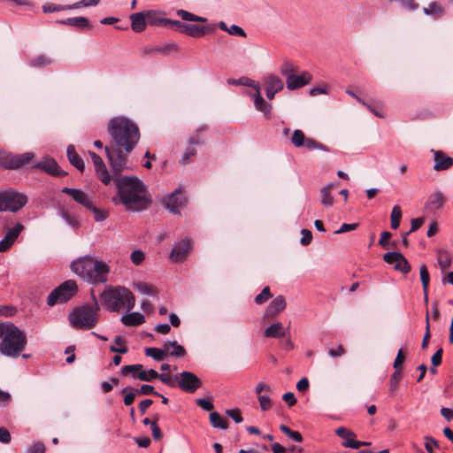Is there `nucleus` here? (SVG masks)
I'll return each mask as SVG.
<instances>
[{
	"label": "nucleus",
	"mask_w": 453,
	"mask_h": 453,
	"mask_svg": "<svg viewBox=\"0 0 453 453\" xmlns=\"http://www.w3.org/2000/svg\"><path fill=\"white\" fill-rule=\"evenodd\" d=\"M135 390V388L131 387H126L121 389L120 392L125 394L123 403L126 406H130L134 402L135 395H137Z\"/></svg>",
	"instance_id": "obj_40"
},
{
	"label": "nucleus",
	"mask_w": 453,
	"mask_h": 453,
	"mask_svg": "<svg viewBox=\"0 0 453 453\" xmlns=\"http://www.w3.org/2000/svg\"><path fill=\"white\" fill-rule=\"evenodd\" d=\"M265 85L274 92H279L284 88L282 80L276 75L268 76L265 81Z\"/></svg>",
	"instance_id": "obj_34"
},
{
	"label": "nucleus",
	"mask_w": 453,
	"mask_h": 453,
	"mask_svg": "<svg viewBox=\"0 0 453 453\" xmlns=\"http://www.w3.org/2000/svg\"><path fill=\"white\" fill-rule=\"evenodd\" d=\"M311 75L307 72H304L300 75L293 74L288 76V80H286L287 88L289 90L301 88L309 84L311 81Z\"/></svg>",
	"instance_id": "obj_18"
},
{
	"label": "nucleus",
	"mask_w": 453,
	"mask_h": 453,
	"mask_svg": "<svg viewBox=\"0 0 453 453\" xmlns=\"http://www.w3.org/2000/svg\"><path fill=\"white\" fill-rule=\"evenodd\" d=\"M67 158L69 162L81 173L85 169V164L82 157L77 153L73 145H69L66 150Z\"/></svg>",
	"instance_id": "obj_24"
},
{
	"label": "nucleus",
	"mask_w": 453,
	"mask_h": 453,
	"mask_svg": "<svg viewBox=\"0 0 453 453\" xmlns=\"http://www.w3.org/2000/svg\"><path fill=\"white\" fill-rule=\"evenodd\" d=\"M33 167L42 170L43 172H45L50 175L56 176V177H61V176H65L66 174V173L65 171H63L59 168L56 160L53 158H50V157H43L40 162L35 164Z\"/></svg>",
	"instance_id": "obj_14"
},
{
	"label": "nucleus",
	"mask_w": 453,
	"mask_h": 453,
	"mask_svg": "<svg viewBox=\"0 0 453 453\" xmlns=\"http://www.w3.org/2000/svg\"><path fill=\"white\" fill-rule=\"evenodd\" d=\"M383 260L388 265H394V269L404 274L410 273L411 266L401 252L392 251L383 255Z\"/></svg>",
	"instance_id": "obj_11"
},
{
	"label": "nucleus",
	"mask_w": 453,
	"mask_h": 453,
	"mask_svg": "<svg viewBox=\"0 0 453 453\" xmlns=\"http://www.w3.org/2000/svg\"><path fill=\"white\" fill-rule=\"evenodd\" d=\"M136 291L142 295L155 296L157 295V289L151 284L146 282H138L134 285Z\"/></svg>",
	"instance_id": "obj_33"
},
{
	"label": "nucleus",
	"mask_w": 453,
	"mask_h": 453,
	"mask_svg": "<svg viewBox=\"0 0 453 453\" xmlns=\"http://www.w3.org/2000/svg\"><path fill=\"white\" fill-rule=\"evenodd\" d=\"M169 350L165 346V342L163 344V348L148 347L145 348L144 353L147 357H152L156 361H162L168 354Z\"/></svg>",
	"instance_id": "obj_27"
},
{
	"label": "nucleus",
	"mask_w": 453,
	"mask_h": 453,
	"mask_svg": "<svg viewBox=\"0 0 453 453\" xmlns=\"http://www.w3.org/2000/svg\"><path fill=\"white\" fill-rule=\"evenodd\" d=\"M402 380V371H395L390 377L389 380V393L390 395H394L398 388L399 382Z\"/></svg>",
	"instance_id": "obj_42"
},
{
	"label": "nucleus",
	"mask_w": 453,
	"mask_h": 453,
	"mask_svg": "<svg viewBox=\"0 0 453 453\" xmlns=\"http://www.w3.org/2000/svg\"><path fill=\"white\" fill-rule=\"evenodd\" d=\"M264 335L267 338L285 337L286 331L283 327L282 323L277 322L266 327L264 331Z\"/></svg>",
	"instance_id": "obj_26"
},
{
	"label": "nucleus",
	"mask_w": 453,
	"mask_h": 453,
	"mask_svg": "<svg viewBox=\"0 0 453 453\" xmlns=\"http://www.w3.org/2000/svg\"><path fill=\"white\" fill-rule=\"evenodd\" d=\"M287 306L285 297L283 296H276L267 306L265 310V317H275L277 316L280 311L285 310Z\"/></svg>",
	"instance_id": "obj_21"
},
{
	"label": "nucleus",
	"mask_w": 453,
	"mask_h": 453,
	"mask_svg": "<svg viewBox=\"0 0 453 453\" xmlns=\"http://www.w3.org/2000/svg\"><path fill=\"white\" fill-rule=\"evenodd\" d=\"M119 173H114L117 195L112 201L115 203H121L127 211L137 212L146 209L151 203L146 185L136 176Z\"/></svg>",
	"instance_id": "obj_2"
},
{
	"label": "nucleus",
	"mask_w": 453,
	"mask_h": 453,
	"mask_svg": "<svg viewBox=\"0 0 453 453\" xmlns=\"http://www.w3.org/2000/svg\"><path fill=\"white\" fill-rule=\"evenodd\" d=\"M34 157V154L31 152H26L23 154H12L11 153L7 168L6 169H18L23 165L28 164Z\"/></svg>",
	"instance_id": "obj_20"
},
{
	"label": "nucleus",
	"mask_w": 453,
	"mask_h": 453,
	"mask_svg": "<svg viewBox=\"0 0 453 453\" xmlns=\"http://www.w3.org/2000/svg\"><path fill=\"white\" fill-rule=\"evenodd\" d=\"M370 444H371V442L361 441H357V440H349V441H344L342 442L343 447L351 448V449H358L361 446H368Z\"/></svg>",
	"instance_id": "obj_59"
},
{
	"label": "nucleus",
	"mask_w": 453,
	"mask_h": 453,
	"mask_svg": "<svg viewBox=\"0 0 453 453\" xmlns=\"http://www.w3.org/2000/svg\"><path fill=\"white\" fill-rule=\"evenodd\" d=\"M78 291L75 280H68L53 289L47 298V304L54 306L57 303H64L73 297Z\"/></svg>",
	"instance_id": "obj_8"
},
{
	"label": "nucleus",
	"mask_w": 453,
	"mask_h": 453,
	"mask_svg": "<svg viewBox=\"0 0 453 453\" xmlns=\"http://www.w3.org/2000/svg\"><path fill=\"white\" fill-rule=\"evenodd\" d=\"M137 395H153L157 396H162V395L155 390V388L149 384H143L140 388H136L135 390Z\"/></svg>",
	"instance_id": "obj_49"
},
{
	"label": "nucleus",
	"mask_w": 453,
	"mask_h": 453,
	"mask_svg": "<svg viewBox=\"0 0 453 453\" xmlns=\"http://www.w3.org/2000/svg\"><path fill=\"white\" fill-rule=\"evenodd\" d=\"M445 203L446 197L444 194L441 191H435L428 196L424 209L429 213H434L442 208Z\"/></svg>",
	"instance_id": "obj_16"
},
{
	"label": "nucleus",
	"mask_w": 453,
	"mask_h": 453,
	"mask_svg": "<svg viewBox=\"0 0 453 453\" xmlns=\"http://www.w3.org/2000/svg\"><path fill=\"white\" fill-rule=\"evenodd\" d=\"M72 271L87 282L98 285L108 280L110 266L104 261L96 259L93 256H83L71 264Z\"/></svg>",
	"instance_id": "obj_3"
},
{
	"label": "nucleus",
	"mask_w": 453,
	"mask_h": 453,
	"mask_svg": "<svg viewBox=\"0 0 453 453\" xmlns=\"http://www.w3.org/2000/svg\"><path fill=\"white\" fill-rule=\"evenodd\" d=\"M120 321L127 326H135L143 324L145 322V318L140 312H131L123 315Z\"/></svg>",
	"instance_id": "obj_25"
},
{
	"label": "nucleus",
	"mask_w": 453,
	"mask_h": 453,
	"mask_svg": "<svg viewBox=\"0 0 453 453\" xmlns=\"http://www.w3.org/2000/svg\"><path fill=\"white\" fill-rule=\"evenodd\" d=\"M94 214V219L96 222H103L108 218V212L105 210L98 209L93 203L88 208Z\"/></svg>",
	"instance_id": "obj_48"
},
{
	"label": "nucleus",
	"mask_w": 453,
	"mask_h": 453,
	"mask_svg": "<svg viewBox=\"0 0 453 453\" xmlns=\"http://www.w3.org/2000/svg\"><path fill=\"white\" fill-rule=\"evenodd\" d=\"M404 360H405L404 352H403V349H400L397 352V355H396L394 364H393V367H394L395 371H401V366L403 364Z\"/></svg>",
	"instance_id": "obj_61"
},
{
	"label": "nucleus",
	"mask_w": 453,
	"mask_h": 453,
	"mask_svg": "<svg viewBox=\"0 0 453 453\" xmlns=\"http://www.w3.org/2000/svg\"><path fill=\"white\" fill-rule=\"evenodd\" d=\"M27 196L13 188L0 191V211L17 212L27 203Z\"/></svg>",
	"instance_id": "obj_7"
},
{
	"label": "nucleus",
	"mask_w": 453,
	"mask_h": 453,
	"mask_svg": "<svg viewBox=\"0 0 453 453\" xmlns=\"http://www.w3.org/2000/svg\"><path fill=\"white\" fill-rule=\"evenodd\" d=\"M214 26H198L194 24H187L184 31V35L194 38H199L205 35L207 33L212 31Z\"/></svg>",
	"instance_id": "obj_23"
},
{
	"label": "nucleus",
	"mask_w": 453,
	"mask_h": 453,
	"mask_svg": "<svg viewBox=\"0 0 453 453\" xmlns=\"http://www.w3.org/2000/svg\"><path fill=\"white\" fill-rule=\"evenodd\" d=\"M107 129L111 140L104 150L112 172L118 173L127 169V156L137 145L140 131L135 123L125 117L112 118Z\"/></svg>",
	"instance_id": "obj_1"
},
{
	"label": "nucleus",
	"mask_w": 453,
	"mask_h": 453,
	"mask_svg": "<svg viewBox=\"0 0 453 453\" xmlns=\"http://www.w3.org/2000/svg\"><path fill=\"white\" fill-rule=\"evenodd\" d=\"M177 386L184 392L194 394L202 387V380L192 372L183 371L174 375Z\"/></svg>",
	"instance_id": "obj_9"
},
{
	"label": "nucleus",
	"mask_w": 453,
	"mask_h": 453,
	"mask_svg": "<svg viewBox=\"0 0 453 453\" xmlns=\"http://www.w3.org/2000/svg\"><path fill=\"white\" fill-rule=\"evenodd\" d=\"M227 33L231 35L234 36H240V37H246L247 34L246 32L239 26L237 25H232L229 27Z\"/></svg>",
	"instance_id": "obj_64"
},
{
	"label": "nucleus",
	"mask_w": 453,
	"mask_h": 453,
	"mask_svg": "<svg viewBox=\"0 0 453 453\" xmlns=\"http://www.w3.org/2000/svg\"><path fill=\"white\" fill-rule=\"evenodd\" d=\"M176 14L183 20L186 21H196V22H206L207 19L203 18L202 16L195 15L188 11L185 10H178L176 12Z\"/></svg>",
	"instance_id": "obj_37"
},
{
	"label": "nucleus",
	"mask_w": 453,
	"mask_h": 453,
	"mask_svg": "<svg viewBox=\"0 0 453 453\" xmlns=\"http://www.w3.org/2000/svg\"><path fill=\"white\" fill-rule=\"evenodd\" d=\"M334 187V184H327L320 189L321 203L326 207H331L334 204V197L331 196Z\"/></svg>",
	"instance_id": "obj_30"
},
{
	"label": "nucleus",
	"mask_w": 453,
	"mask_h": 453,
	"mask_svg": "<svg viewBox=\"0 0 453 453\" xmlns=\"http://www.w3.org/2000/svg\"><path fill=\"white\" fill-rule=\"evenodd\" d=\"M147 21H148V24L151 25V26L166 27L168 19L157 17L155 12L148 11L147 12Z\"/></svg>",
	"instance_id": "obj_36"
},
{
	"label": "nucleus",
	"mask_w": 453,
	"mask_h": 453,
	"mask_svg": "<svg viewBox=\"0 0 453 453\" xmlns=\"http://www.w3.org/2000/svg\"><path fill=\"white\" fill-rule=\"evenodd\" d=\"M24 228L21 223H16L12 228H9L4 237L0 241V252L9 250Z\"/></svg>",
	"instance_id": "obj_12"
},
{
	"label": "nucleus",
	"mask_w": 453,
	"mask_h": 453,
	"mask_svg": "<svg viewBox=\"0 0 453 453\" xmlns=\"http://www.w3.org/2000/svg\"><path fill=\"white\" fill-rule=\"evenodd\" d=\"M438 264L442 271L451 265L452 258L449 251L439 250L436 253Z\"/></svg>",
	"instance_id": "obj_31"
},
{
	"label": "nucleus",
	"mask_w": 453,
	"mask_h": 453,
	"mask_svg": "<svg viewBox=\"0 0 453 453\" xmlns=\"http://www.w3.org/2000/svg\"><path fill=\"white\" fill-rule=\"evenodd\" d=\"M100 0H81L78 3H75L72 5H68V9H77L81 6L82 7H88V6H96L99 4Z\"/></svg>",
	"instance_id": "obj_56"
},
{
	"label": "nucleus",
	"mask_w": 453,
	"mask_h": 453,
	"mask_svg": "<svg viewBox=\"0 0 453 453\" xmlns=\"http://www.w3.org/2000/svg\"><path fill=\"white\" fill-rule=\"evenodd\" d=\"M424 12L426 15L441 16L443 12L442 8L437 3H432L428 7L424 8Z\"/></svg>",
	"instance_id": "obj_51"
},
{
	"label": "nucleus",
	"mask_w": 453,
	"mask_h": 453,
	"mask_svg": "<svg viewBox=\"0 0 453 453\" xmlns=\"http://www.w3.org/2000/svg\"><path fill=\"white\" fill-rule=\"evenodd\" d=\"M143 370V365L141 364L124 365L120 369V375L127 376L131 374L134 379L138 380L137 374H139Z\"/></svg>",
	"instance_id": "obj_32"
},
{
	"label": "nucleus",
	"mask_w": 453,
	"mask_h": 453,
	"mask_svg": "<svg viewBox=\"0 0 453 453\" xmlns=\"http://www.w3.org/2000/svg\"><path fill=\"white\" fill-rule=\"evenodd\" d=\"M303 146H304L309 150H316V149L327 150L323 144L318 142L317 141H315L311 138H306L305 142Z\"/></svg>",
	"instance_id": "obj_57"
},
{
	"label": "nucleus",
	"mask_w": 453,
	"mask_h": 453,
	"mask_svg": "<svg viewBox=\"0 0 453 453\" xmlns=\"http://www.w3.org/2000/svg\"><path fill=\"white\" fill-rule=\"evenodd\" d=\"M226 413L237 424L242 422L243 420L241 411L239 409L227 410Z\"/></svg>",
	"instance_id": "obj_63"
},
{
	"label": "nucleus",
	"mask_w": 453,
	"mask_h": 453,
	"mask_svg": "<svg viewBox=\"0 0 453 453\" xmlns=\"http://www.w3.org/2000/svg\"><path fill=\"white\" fill-rule=\"evenodd\" d=\"M306 137L302 130L296 129L294 131L291 137V142L295 147L300 148L305 142Z\"/></svg>",
	"instance_id": "obj_47"
},
{
	"label": "nucleus",
	"mask_w": 453,
	"mask_h": 453,
	"mask_svg": "<svg viewBox=\"0 0 453 453\" xmlns=\"http://www.w3.org/2000/svg\"><path fill=\"white\" fill-rule=\"evenodd\" d=\"M296 72V66L288 61L284 62L280 66V73L285 76L286 80H288V76L295 74Z\"/></svg>",
	"instance_id": "obj_50"
},
{
	"label": "nucleus",
	"mask_w": 453,
	"mask_h": 453,
	"mask_svg": "<svg viewBox=\"0 0 453 453\" xmlns=\"http://www.w3.org/2000/svg\"><path fill=\"white\" fill-rule=\"evenodd\" d=\"M402 218V210L399 205H395L393 207L390 221H391V227L393 229H396L400 226V221Z\"/></svg>",
	"instance_id": "obj_44"
},
{
	"label": "nucleus",
	"mask_w": 453,
	"mask_h": 453,
	"mask_svg": "<svg viewBox=\"0 0 453 453\" xmlns=\"http://www.w3.org/2000/svg\"><path fill=\"white\" fill-rule=\"evenodd\" d=\"M186 25L187 24H185L180 20H174V19H168L166 28H171L173 30H175V31H178V32L183 34L185 31Z\"/></svg>",
	"instance_id": "obj_55"
},
{
	"label": "nucleus",
	"mask_w": 453,
	"mask_h": 453,
	"mask_svg": "<svg viewBox=\"0 0 453 453\" xmlns=\"http://www.w3.org/2000/svg\"><path fill=\"white\" fill-rule=\"evenodd\" d=\"M131 27L135 33H141L145 30L148 24L147 12H135L130 15Z\"/></svg>",
	"instance_id": "obj_22"
},
{
	"label": "nucleus",
	"mask_w": 453,
	"mask_h": 453,
	"mask_svg": "<svg viewBox=\"0 0 453 453\" xmlns=\"http://www.w3.org/2000/svg\"><path fill=\"white\" fill-rule=\"evenodd\" d=\"M280 430L284 433L289 439L296 442L303 441V435L298 431L291 430L288 426L282 424L280 426Z\"/></svg>",
	"instance_id": "obj_41"
},
{
	"label": "nucleus",
	"mask_w": 453,
	"mask_h": 453,
	"mask_svg": "<svg viewBox=\"0 0 453 453\" xmlns=\"http://www.w3.org/2000/svg\"><path fill=\"white\" fill-rule=\"evenodd\" d=\"M187 202L184 190L181 188H176L170 195L164 196L161 199V203L165 209L173 214L180 213V207H182Z\"/></svg>",
	"instance_id": "obj_10"
},
{
	"label": "nucleus",
	"mask_w": 453,
	"mask_h": 453,
	"mask_svg": "<svg viewBox=\"0 0 453 453\" xmlns=\"http://www.w3.org/2000/svg\"><path fill=\"white\" fill-rule=\"evenodd\" d=\"M58 22L60 24L76 27L80 28H85L89 27V21L85 17L68 18L66 19L58 20Z\"/></svg>",
	"instance_id": "obj_29"
},
{
	"label": "nucleus",
	"mask_w": 453,
	"mask_h": 453,
	"mask_svg": "<svg viewBox=\"0 0 453 453\" xmlns=\"http://www.w3.org/2000/svg\"><path fill=\"white\" fill-rule=\"evenodd\" d=\"M94 304H86L74 309L69 314V321L75 329L89 330L94 328L99 319L100 305L95 295H92Z\"/></svg>",
	"instance_id": "obj_6"
},
{
	"label": "nucleus",
	"mask_w": 453,
	"mask_h": 453,
	"mask_svg": "<svg viewBox=\"0 0 453 453\" xmlns=\"http://www.w3.org/2000/svg\"><path fill=\"white\" fill-rule=\"evenodd\" d=\"M137 377L139 380L151 382L157 379L158 372L154 369L143 370L137 374Z\"/></svg>",
	"instance_id": "obj_45"
},
{
	"label": "nucleus",
	"mask_w": 453,
	"mask_h": 453,
	"mask_svg": "<svg viewBox=\"0 0 453 453\" xmlns=\"http://www.w3.org/2000/svg\"><path fill=\"white\" fill-rule=\"evenodd\" d=\"M157 379L171 388L176 387L177 382L175 381V379H173L169 373H158Z\"/></svg>",
	"instance_id": "obj_62"
},
{
	"label": "nucleus",
	"mask_w": 453,
	"mask_h": 453,
	"mask_svg": "<svg viewBox=\"0 0 453 453\" xmlns=\"http://www.w3.org/2000/svg\"><path fill=\"white\" fill-rule=\"evenodd\" d=\"M96 175L98 179L105 185H108L111 180V176L110 175L105 164L95 168Z\"/></svg>",
	"instance_id": "obj_43"
},
{
	"label": "nucleus",
	"mask_w": 453,
	"mask_h": 453,
	"mask_svg": "<svg viewBox=\"0 0 453 453\" xmlns=\"http://www.w3.org/2000/svg\"><path fill=\"white\" fill-rule=\"evenodd\" d=\"M131 261L135 265H140L145 259V255L141 250H136L131 253Z\"/></svg>",
	"instance_id": "obj_58"
},
{
	"label": "nucleus",
	"mask_w": 453,
	"mask_h": 453,
	"mask_svg": "<svg viewBox=\"0 0 453 453\" xmlns=\"http://www.w3.org/2000/svg\"><path fill=\"white\" fill-rule=\"evenodd\" d=\"M104 308L111 312H119L123 310L130 311L135 305V297L133 292L122 286H105L100 295Z\"/></svg>",
	"instance_id": "obj_4"
},
{
	"label": "nucleus",
	"mask_w": 453,
	"mask_h": 453,
	"mask_svg": "<svg viewBox=\"0 0 453 453\" xmlns=\"http://www.w3.org/2000/svg\"><path fill=\"white\" fill-rule=\"evenodd\" d=\"M228 84L232 85H242V86H248L254 88V85H258L257 83H255V81L250 78L242 77L238 80L234 79H228L227 80Z\"/></svg>",
	"instance_id": "obj_54"
},
{
	"label": "nucleus",
	"mask_w": 453,
	"mask_h": 453,
	"mask_svg": "<svg viewBox=\"0 0 453 453\" xmlns=\"http://www.w3.org/2000/svg\"><path fill=\"white\" fill-rule=\"evenodd\" d=\"M270 297H272L271 290L268 286L265 287L261 293L256 296L255 297V303L257 304H263L265 303Z\"/></svg>",
	"instance_id": "obj_52"
},
{
	"label": "nucleus",
	"mask_w": 453,
	"mask_h": 453,
	"mask_svg": "<svg viewBox=\"0 0 453 453\" xmlns=\"http://www.w3.org/2000/svg\"><path fill=\"white\" fill-rule=\"evenodd\" d=\"M254 88L256 89V94L252 97L256 110L263 112L266 119H270L272 104L267 103L261 96L259 85H254Z\"/></svg>",
	"instance_id": "obj_17"
},
{
	"label": "nucleus",
	"mask_w": 453,
	"mask_h": 453,
	"mask_svg": "<svg viewBox=\"0 0 453 453\" xmlns=\"http://www.w3.org/2000/svg\"><path fill=\"white\" fill-rule=\"evenodd\" d=\"M52 63V60L50 58L45 56V55H40L37 56L32 59L29 60V65L32 67L36 68H42L45 67Z\"/></svg>",
	"instance_id": "obj_38"
},
{
	"label": "nucleus",
	"mask_w": 453,
	"mask_h": 453,
	"mask_svg": "<svg viewBox=\"0 0 453 453\" xmlns=\"http://www.w3.org/2000/svg\"><path fill=\"white\" fill-rule=\"evenodd\" d=\"M165 346L169 350L167 355L174 357H183L187 352L183 346L180 345L176 341L165 342Z\"/></svg>",
	"instance_id": "obj_28"
},
{
	"label": "nucleus",
	"mask_w": 453,
	"mask_h": 453,
	"mask_svg": "<svg viewBox=\"0 0 453 453\" xmlns=\"http://www.w3.org/2000/svg\"><path fill=\"white\" fill-rule=\"evenodd\" d=\"M420 280L423 287L424 296H426V291L429 285L430 276L426 265H422L419 268Z\"/></svg>",
	"instance_id": "obj_46"
},
{
	"label": "nucleus",
	"mask_w": 453,
	"mask_h": 453,
	"mask_svg": "<svg viewBox=\"0 0 453 453\" xmlns=\"http://www.w3.org/2000/svg\"><path fill=\"white\" fill-rule=\"evenodd\" d=\"M431 152L434 154V169L436 172L446 171L453 166V158L442 150H431Z\"/></svg>",
	"instance_id": "obj_15"
},
{
	"label": "nucleus",
	"mask_w": 453,
	"mask_h": 453,
	"mask_svg": "<svg viewBox=\"0 0 453 453\" xmlns=\"http://www.w3.org/2000/svg\"><path fill=\"white\" fill-rule=\"evenodd\" d=\"M0 352L11 357H17L27 345V335L11 322L0 323Z\"/></svg>",
	"instance_id": "obj_5"
},
{
	"label": "nucleus",
	"mask_w": 453,
	"mask_h": 453,
	"mask_svg": "<svg viewBox=\"0 0 453 453\" xmlns=\"http://www.w3.org/2000/svg\"><path fill=\"white\" fill-rule=\"evenodd\" d=\"M61 192L69 195L76 203L86 209L90 207L92 203L88 195L81 189L65 187L62 188Z\"/></svg>",
	"instance_id": "obj_19"
},
{
	"label": "nucleus",
	"mask_w": 453,
	"mask_h": 453,
	"mask_svg": "<svg viewBox=\"0 0 453 453\" xmlns=\"http://www.w3.org/2000/svg\"><path fill=\"white\" fill-rule=\"evenodd\" d=\"M335 434L339 437L344 439L345 441L355 440V438H356V434L353 431H351L346 427H343V426L337 428L335 431Z\"/></svg>",
	"instance_id": "obj_53"
},
{
	"label": "nucleus",
	"mask_w": 453,
	"mask_h": 453,
	"mask_svg": "<svg viewBox=\"0 0 453 453\" xmlns=\"http://www.w3.org/2000/svg\"><path fill=\"white\" fill-rule=\"evenodd\" d=\"M114 342L119 347H116L115 345L110 346V351L113 353L119 354H126L128 351L127 347L125 346V340L120 335H116L114 338Z\"/></svg>",
	"instance_id": "obj_39"
},
{
	"label": "nucleus",
	"mask_w": 453,
	"mask_h": 453,
	"mask_svg": "<svg viewBox=\"0 0 453 453\" xmlns=\"http://www.w3.org/2000/svg\"><path fill=\"white\" fill-rule=\"evenodd\" d=\"M210 421L211 426L215 428L226 430L228 427L227 420L222 418L221 415L217 411H212L210 413Z\"/></svg>",
	"instance_id": "obj_35"
},
{
	"label": "nucleus",
	"mask_w": 453,
	"mask_h": 453,
	"mask_svg": "<svg viewBox=\"0 0 453 453\" xmlns=\"http://www.w3.org/2000/svg\"><path fill=\"white\" fill-rule=\"evenodd\" d=\"M191 248V241L189 239H183L172 250L170 258L176 263L182 262L189 254Z\"/></svg>",
	"instance_id": "obj_13"
},
{
	"label": "nucleus",
	"mask_w": 453,
	"mask_h": 453,
	"mask_svg": "<svg viewBox=\"0 0 453 453\" xmlns=\"http://www.w3.org/2000/svg\"><path fill=\"white\" fill-rule=\"evenodd\" d=\"M258 402L262 411H268L272 407L271 398L268 395H258Z\"/></svg>",
	"instance_id": "obj_60"
}]
</instances>
